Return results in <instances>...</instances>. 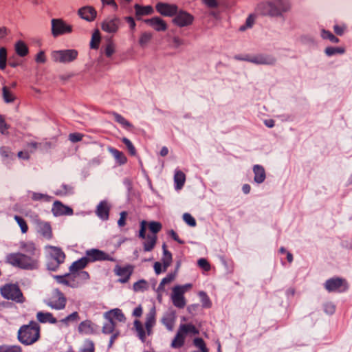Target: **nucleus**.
I'll use <instances>...</instances> for the list:
<instances>
[{
	"label": "nucleus",
	"mask_w": 352,
	"mask_h": 352,
	"mask_svg": "<svg viewBox=\"0 0 352 352\" xmlns=\"http://www.w3.org/2000/svg\"><path fill=\"white\" fill-rule=\"evenodd\" d=\"M54 61L58 63H65L66 61V51H54L52 54Z\"/></svg>",
	"instance_id": "44"
},
{
	"label": "nucleus",
	"mask_w": 352,
	"mask_h": 352,
	"mask_svg": "<svg viewBox=\"0 0 352 352\" xmlns=\"http://www.w3.org/2000/svg\"><path fill=\"white\" fill-rule=\"evenodd\" d=\"M10 126L6 123L3 116L0 115V132L2 134L8 133V129Z\"/></svg>",
	"instance_id": "59"
},
{
	"label": "nucleus",
	"mask_w": 352,
	"mask_h": 352,
	"mask_svg": "<svg viewBox=\"0 0 352 352\" xmlns=\"http://www.w3.org/2000/svg\"><path fill=\"white\" fill-rule=\"evenodd\" d=\"M104 318H110L112 320H113L115 318L119 322H125L126 320V318L122 310L118 308L113 309L109 311L105 312L104 314Z\"/></svg>",
	"instance_id": "23"
},
{
	"label": "nucleus",
	"mask_w": 352,
	"mask_h": 352,
	"mask_svg": "<svg viewBox=\"0 0 352 352\" xmlns=\"http://www.w3.org/2000/svg\"><path fill=\"white\" fill-rule=\"evenodd\" d=\"M0 352H22V348L19 345H1Z\"/></svg>",
	"instance_id": "46"
},
{
	"label": "nucleus",
	"mask_w": 352,
	"mask_h": 352,
	"mask_svg": "<svg viewBox=\"0 0 352 352\" xmlns=\"http://www.w3.org/2000/svg\"><path fill=\"white\" fill-rule=\"evenodd\" d=\"M199 296L201 298V301L203 307H204V308L211 307L212 302L206 292H204L203 291L199 292Z\"/></svg>",
	"instance_id": "47"
},
{
	"label": "nucleus",
	"mask_w": 352,
	"mask_h": 352,
	"mask_svg": "<svg viewBox=\"0 0 352 352\" xmlns=\"http://www.w3.org/2000/svg\"><path fill=\"white\" fill-rule=\"evenodd\" d=\"M85 258L87 263H94L96 261H115V258L98 249L92 248L86 250Z\"/></svg>",
	"instance_id": "7"
},
{
	"label": "nucleus",
	"mask_w": 352,
	"mask_h": 352,
	"mask_svg": "<svg viewBox=\"0 0 352 352\" xmlns=\"http://www.w3.org/2000/svg\"><path fill=\"white\" fill-rule=\"evenodd\" d=\"M120 25V19L115 16L104 20L101 23V28L105 32L115 34L118 31Z\"/></svg>",
	"instance_id": "15"
},
{
	"label": "nucleus",
	"mask_w": 352,
	"mask_h": 352,
	"mask_svg": "<svg viewBox=\"0 0 352 352\" xmlns=\"http://www.w3.org/2000/svg\"><path fill=\"white\" fill-rule=\"evenodd\" d=\"M193 20L194 17L188 12L184 10H177L173 19V23L178 27L182 28L192 24Z\"/></svg>",
	"instance_id": "14"
},
{
	"label": "nucleus",
	"mask_w": 352,
	"mask_h": 352,
	"mask_svg": "<svg viewBox=\"0 0 352 352\" xmlns=\"http://www.w3.org/2000/svg\"><path fill=\"white\" fill-rule=\"evenodd\" d=\"M155 10L162 16L171 17L177 14L178 6L173 3L158 2L155 5Z\"/></svg>",
	"instance_id": "12"
},
{
	"label": "nucleus",
	"mask_w": 352,
	"mask_h": 352,
	"mask_svg": "<svg viewBox=\"0 0 352 352\" xmlns=\"http://www.w3.org/2000/svg\"><path fill=\"white\" fill-rule=\"evenodd\" d=\"M114 271L116 274L120 276L118 281L122 283H125L129 281L133 273V267L131 265H127L125 267L117 265L115 267Z\"/></svg>",
	"instance_id": "17"
},
{
	"label": "nucleus",
	"mask_w": 352,
	"mask_h": 352,
	"mask_svg": "<svg viewBox=\"0 0 352 352\" xmlns=\"http://www.w3.org/2000/svg\"><path fill=\"white\" fill-rule=\"evenodd\" d=\"M153 38V34L150 32H142L139 38V44L142 47H145L147 46L148 43Z\"/></svg>",
	"instance_id": "39"
},
{
	"label": "nucleus",
	"mask_w": 352,
	"mask_h": 352,
	"mask_svg": "<svg viewBox=\"0 0 352 352\" xmlns=\"http://www.w3.org/2000/svg\"><path fill=\"white\" fill-rule=\"evenodd\" d=\"M162 261L164 265L163 271H166L167 267L171 264L172 254L168 250H166L165 244L163 245V257Z\"/></svg>",
	"instance_id": "35"
},
{
	"label": "nucleus",
	"mask_w": 352,
	"mask_h": 352,
	"mask_svg": "<svg viewBox=\"0 0 352 352\" xmlns=\"http://www.w3.org/2000/svg\"><path fill=\"white\" fill-rule=\"evenodd\" d=\"M193 343L196 347L199 348L201 351V352H209V350L206 347V344L202 338H195Z\"/></svg>",
	"instance_id": "50"
},
{
	"label": "nucleus",
	"mask_w": 352,
	"mask_h": 352,
	"mask_svg": "<svg viewBox=\"0 0 352 352\" xmlns=\"http://www.w3.org/2000/svg\"><path fill=\"white\" fill-rule=\"evenodd\" d=\"M321 36L324 39H329L332 43H338L339 39L336 37L331 32L323 30L321 32Z\"/></svg>",
	"instance_id": "54"
},
{
	"label": "nucleus",
	"mask_w": 352,
	"mask_h": 352,
	"mask_svg": "<svg viewBox=\"0 0 352 352\" xmlns=\"http://www.w3.org/2000/svg\"><path fill=\"white\" fill-rule=\"evenodd\" d=\"M253 172L254 174V180L257 184L263 183L266 177L264 168L261 165H254L253 166Z\"/></svg>",
	"instance_id": "24"
},
{
	"label": "nucleus",
	"mask_w": 352,
	"mask_h": 352,
	"mask_svg": "<svg viewBox=\"0 0 352 352\" xmlns=\"http://www.w3.org/2000/svg\"><path fill=\"white\" fill-rule=\"evenodd\" d=\"M149 287L148 282L144 279L139 280L133 285V289L135 292L146 291Z\"/></svg>",
	"instance_id": "37"
},
{
	"label": "nucleus",
	"mask_w": 352,
	"mask_h": 352,
	"mask_svg": "<svg viewBox=\"0 0 352 352\" xmlns=\"http://www.w3.org/2000/svg\"><path fill=\"white\" fill-rule=\"evenodd\" d=\"M0 292L1 296L7 300L18 303H23L25 300L21 289L16 284H6L1 287Z\"/></svg>",
	"instance_id": "4"
},
{
	"label": "nucleus",
	"mask_w": 352,
	"mask_h": 352,
	"mask_svg": "<svg viewBox=\"0 0 352 352\" xmlns=\"http://www.w3.org/2000/svg\"><path fill=\"white\" fill-rule=\"evenodd\" d=\"M20 248L28 256L34 257L36 254V248L34 243L32 241L21 242L20 243Z\"/></svg>",
	"instance_id": "26"
},
{
	"label": "nucleus",
	"mask_w": 352,
	"mask_h": 352,
	"mask_svg": "<svg viewBox=\"0 0 352 352\" xmlns=\"http://www.w3.org/2000/svg\"><path fill=\"white\" fill-rule=\"evenodd\" d=\"M95 347L94 342L90 340L85 341L83 346L80 349V352H94Z\"/></svg>",
	"instance_id": "49"
},
{
	"label": "nucleus",
	"mask_w": 352,
	"mask_h": 352,
	"mask_svg": "<svg viewBox=\"0 0 352 352\" xmlns=\"http://www.w3.org/2000/svg\"><path fill=\"white\" fill-rule=\"evenodd\" d=\"M46 249L48 250L49 252V262L47 263V268L50 270H56L60 263H63L65 261V254L61 251L60 249L53 247L47 246Z\"/></svg>",
	"instance_id": "6"
},
{
	"label": "nucleus",
	"mask_w": 352,
	"mask_h": 352,
	"mask_svg": "<svg viewBox=\"0 0 352 352\" xmlns=\"http://www.w3.org/2000/svg\"><path fill=\"white\" fill-rule=\"evenodd\" d=\"M256 16L254 14H250L246 19L245 25L240 27V30L244 31L246 28H250L254 23Z\"/></svg>",
	"instance_id": "55"
},
{
	"label": "nucleus",
	"mask_w": 352,
	"mask_h": 352,
	"mask_svg": "<svg viewBox=\"0 0 352 352\" xmlns=\"http://www.w3.org/2000/svg\"><path fill=\"white\" fill-rule=\"evenodd\" d=\"M115 49H116L115 44L111 41L109 42L104 48L105 55L107 57H111L115 52Z\"/></svg>",
	"instance_id": "58"
},
{
	"label": "nucleus",
	"mask_w": 352,
	"mask_h": 352,
	"mask_svg": "<svg viewBox=\"0 0 352 352\" xmlns=\"http://www.w3.org/2000/svg\"><path fill=\"white\" fill-rule=\"evenodd\" d=\"M0 154L4 158H8L11 156V149L8 146H1L0 148Z\"/></svg>",
	"instance_id": "64"
},
{
	"label": "nucleus",
	"mask_w": 352,
	"mask_h": 352,
	"mask_svg": "<svg viewBox=\"0 0 352 352\" xmlns=\"http://www.w3.org/2000/svg\"><path fill=\"white\" fill-rule=\"evenodd\" d=\"M66 33V23L60 19H52V34L57 37Z\"/></svg>",
	"instance_id": "19"
},
{
	"label": "nucleus",
	"mask_w": 352,
	"mask_h": 352,
	"mask_svg": "<svg viewBox=\"0 0 352 352\" xmlns=\"http://www.w3.org/2000/svg\"><path fill=\"white\" fill-rule=\"evenodd\" d=\"M110 114L123 128L128 129L133 127V125L120 114L116 112H111Z\"/></svg>",
	"instance_id": "33"
},
{
	"label": "nucleus",
	"mask_w": 352,
	"mask_h": 352,
	"mask_svg": "<svg viewBox=\"0 0 352 352\" xmlns=\"http://www.w3.org/2000/svg\"><path fill=\"white\" fill-rule=\"evenodd\" d=\"M52 212L55 216H59L66 212V206L60 201H56L52 207Z\"/></svg>",
	"instance_id": "41"
},
{
	"label": "nucleus",
	"mask_w": 352,
	"mask_h": 352,
	"mask_svg": "<svg viewBox=\"0 0 352 352\" xmlns=\"http://www.w3.org/2000/svg\"><path fill=\"white\" fill-rule=\"evenodd\" d=\"M36 232L40 237L47 241L52 239V228L49 222L43 221L41 220H36Z\"/></svg>",
	"instance_id": "13"
},
{
	"label": "nucleus",
	"mask_w": 352,
	"mask_h": 352,
	"mask_svg": "<svg viewBox=\"0 0 352 352\" xmlns=\"http://www.w3.org/2000/svg\"><path fill=\"white\" fill-rule=\"evenodd\" d=\"M144 21L157 32H164L168 28L166 22L160 16H153L151 19H145Z\"/></svg>",
	"instance_id": "16"
},
{
	"label": "nucleus",
	"mask_w": 352,
	"mask_h": 352,
	"mask_svg": "<svg viewBox=\"0 0 352 352\" xmlns=\"http://www.w3.org/2000/svg\"><path fill=\"white\" fill-rule=\"evenodd\" d=\"M2 95L4 101L7 103L13 102L16 97L14 94L10 91V88L7 86H3L2 88Z\"/></svg>",
	"instance_id": "38"
},
{
	"label": "nucleus",
	"mask_w": 352,
	"mask_h": 352,
	"mask_svg": "<svg viewBox=\"0 0 352 352\" xmlns=\"http://www.w3.org/2000/svg\"><path fill=\"white\" fill-rule=\"evenodd\" d=\"M324 287L329 292H344L348 289V285L346 280L340 278L327 280L325 282Z\"/></svg>",
	"instance_id": "8"
},
{
	"label": "nucleus",
	"mask_w": 352,
	"mask_h": 352,
	"mask_svg": "<svg viewBox=\"0 0 352 352\" xmlns=\"http://www.w3.org/2000/svg\"><path fill=\"white\" fill-rule=\"evenodd\" d=\"M89 279V274L86 271L67 273V286L77 287Z\"/></svg>",
	"instance_id": "9"
},
{
	"label": "nucleus",
	"mask_w": 352,
	"mask_h": 352,
	"mask_svg": "<svg viewBox=\"0 0 352 352\" xmlns=\"http://www.w3.org/2000/svg\"><path fill=\"white\" fill-rule=\"evenodd\" d=\"M134 8L137 16L150 15L154 12L153 8L151 6H143L139 4H135L134 6Z\"/></svg>",
	"instance_id": "28"
},
{
	"label": "nucleus",
	"mask_w": 352,
	"mask_h": 352,
	"mask_svg": "<svg viewBox=\"0 0 352 352\" xmlns=\"http://www.w3.org/2000/svg\"><path fill=\"white\" fill-rule=\"evenodd\" d=\"M183 220L191 227H195L197 224L195 218L189 213H184L183 214Z\"/></svg>",
	"instance_id": "57"
},
{
	"label": "nucleus",
	"mask_w": 352,
	"mask_h": 352,
	"mask_svg": "<svg viewBox=\"0 0 352 352\" xmlns=\"http://www.w3.org/2000/svg\"><path fill=\"white\" fill-rule=\"evenodd\" d=\"M186 181V176L181 170H176L174 175L175 188L180 190L184 186Z\"/></svg>",
	"instance_id": "30"
},
{
	"label": "nucleus",
	"mask_w": 352,
	"mask_h": 352,
	"mask_svg": "<svg viewBox=\"0 0 352 352\" xmlns=\"http://www.w3.org/2000/svg\"><path fill=\"white\" fill-rule=\"evenodd\" d=\"M40 338L41 327L34 320H31L28 324L21 326L17 332L18 340L25 346L34 344Z\"/></svg>",
	"instance_id": "1"
},
{
	"label": "nucleus",
	"mask_w": 352,
	"mask_h": 352,
	"mask_svg": "<svg viewBox=\"0 0 352 352\" xmlns=\"http://www.w3.org/2000/svg\"><path fill=\"white\" fill-rule=\"evenodd\" d=\"M179 330L186 336L187 333H191L192 334H198L199 331L196 329L195 325L192 324H183L179 327Z\"/></svg>",
	"instance_id": "40"
},
{
	"label": "nucleus",
	"mask_w": 352,
	"mask_h": 352,
	"mask_svg": "<svg viewBox=\"0 0 352 352\" xmlns=\"http://www.w3.org/2000/svg\"><path fill=\"white\" fill-rule=\"evenodd\" d=\"M100 41V36L98 31H96L93 34L91 41L90 43L91 48L92 49H98L99 46V43Z\"/></svg>",
	"instance_id": "53"
},
{
	"label": "nucleus",
	"mask_w": 352,
	"mask_h": 352,
	"mask_svg": "<svg viewBox=\"0 0 352 352\" xmlns=\"http://www.w3.org/2000/svg\"><path fill=\"white\" fill-rule=\"evenodd\" d=\"M84 135L80 133H73L69 135V140L72 142H78L82 140Z\"/></svg>",
	"instance_id": "61"
},
{
	"label": "nucleus",
	"mask_w": 352,
	"mask_h": 352,
	"mask_svg": "<svg viewBox=\"0 0 352 352\" xmlns=\"http://www.w3.org/2000/svg\"><path fill=\"white\" fill-rule=\"evenodd\" d=\"M250 63L256 65H272L276 63V58L270 55L256 54L250 56Z\"/></svg>",
	"instance_id": "18"
},
{
	"label": "nucleus",
	"mask_w": 352,
	"mask_h": 352,
	"mask_svg": "<svg viewBox=\"0 0 352 352\" xmlns=\"http://www.w3.org/2000/svg\"><path fill=\"white\" fill-rule=\"evenodd\" d=\"M88 265L87 261H86L85 256L80 258V259L74 261L69 267V273H75L77 272L82 271L87 265Z\"/></svg>",
	"instance_id": "27"
},
{
	"label": "nucleus",
	"mask_w": 352,
	"mask_h": 352,
	"mask_svg": "<svg viewBox=\"0 0 352 352\" xmlns=\"http://www.w3.org/2000/svg\"><path fill=\"white\" fill-rule=\"evenodd\" d=\"M344 52V49L341 47H328L325 49V54L329 56H331L336 54H343Z\"/></svg>",
	"instance_id": "51"
},
{
	"label": "nucleus",
	"mask_w": 352,
	"mask_h": 352,
	"mask_svg": "<svg viewBox=\"0 0 352 352\" xmlns=\"http://www.w3.org/2000/svg\"><path fill=\"white\" fill-rule=\"evenodd\" d=\"M45 302L47 305L56 309H63L65 305L64 294L58 289L54 290L52 296Z\"/></svg>",
	"instance_id": "10"
},
{
	"label": "nucleus",
	"mask_w": 352,
	"mask_h": 352,
	"mask_svg": "<svg viewBox=\"0 0 352 352\" xmlns=\"http://www.w3.org/2000/svg\"><path fill=\"white\" fill-rule=\"evenodd\" d=\"M192 287V284L187 283L182 285H176L173 287L170 298L175 307L179 309H183L186 306V301L184 294L191 289Z\"/></svg>",
	"instance_id": "5"
},
{
	"label": "nucleus",
	"mask_w": 352,
	"mask_h": 352,
	"mask_svg": "<svg viewBox=\"0 0 352 352\" xmlns=\"http://www.w3.org/2000/svg\"><path fill=\"white\" fill-rule=\"evenodd\" d=\"M107 322L104 324L102 327V333L104 334H110L114 332L116 324L110 318H105Z\"/></svg>",
	"instance_id": "42"
},
{
	"label": "nucleus",
	"mask_w": 352,
	"mask_h": 352,
	"mask_svg": "<svg viewBox=\"0 0 352 352\" xmlns=\"http://www.w3.org/2000/svg\"><path fill=\"white\" fill-rule=\"evenodd\" d=\"M14 219L20 227L21 233L26 234L29 229L27 221L22 217L19 215H14Z\"/></svg>",
	"instance_id": "43"
},
{
	"label": "nucleus",
	"mask_w": 352,
	"mask_h": 352,
	"mask_svg": "<svg viewBox=\"0 0 352 352\" xmlns=\"http://www.w3.org/2000/svg\"><path fill=\"white\" fill-rule=\"evenodd\" d=\"M15 52L21 57L27 56L29 53L28 45L23 41H19L15 44Z\"/></svg>",
	"instance_id": "32"
},
{
	"label": "nucleus",
	"mask_w": 352,
	"mask_h": 352,
	"mask_svg": "<svg viewBox=\"0 0 352 352\" xmlns=\"http://www.w3.org/2000/svg\"><path fill=\"white\" fill-rule=\"evenodd\" d=\"M96 326L91 321L87 320L79 324L78 330L80 333L92 334L96 331Z\"/></svg>",
	"instance_id": "22"
},
{
	"label": "nucleus",
	"mask_w": 352,
	"mask_h": 352,
	"mask_svg": "<svg viewBox=\"0 0 352 352\" xmlns=\"http://www.w3.org/2000/svg\"><path fill=\"white\" fill-rule=\"evenodd\" d=\"M96 14V10L91 6H85L78 10L79 16L87 21H94Z\"/></svg>",
	"instance_id": "21"
},
{
	"label": "nucleus",
	"mask_w": 352,
	"mask_h": 352,
	"mask_svg": "<svg viewBox=\"0 0 352 352\" xmlns=\"http://www.w3.org/2000/svg\"><path fill=\"white\" fill-rule=\"evenodd\" d=\"M6 260L10 265L23 270H33L38 267V262L36 258L24 253L8 254Z\"/></svg>",
	"instance_id": "2"
},
{
	"label": "nucleus",
	"mask_w": 352,
	"mask_h": 352,
	"mask_svg": "<svg viewBox=\"0 0 352 352\" xmlns=\"http://www.w3.org/2000/svg\"><path fill=\"white\" fill-rule=\"evenodd\" d=\"M122 142L126 145L129 152L131 155H136V150L132 142L126 138H123Z\"/></svg>",
	"instance_id": "56"
},
{
	"label": "nucleus",
	"mask_w": 352,
	"mask_h": 352,
	"mask_svg": "<svg viewBox=\"0 0 352 352\" xmlns=\"http://www.w3.org/2000/svg\"><path fill=\"white\" fill-rule=\"evenodd\" d=\"M7 50L5 47L0 48V69L3 70L6 67Z\"/></svg>",
	"instance_id": "48"
},
{
	"label": "nucleus",
	"mask_w": 352,
	"mask_h": 352,
	"mask_svg": "<svg viewBox=\"0 0 352 352\" xmlns=\"http://www.w3.org/2000/svg\"><path fill=\"white\" fill-rule=\"evenodd\" d=\"M256 10L262 15H269L272 16H279V11L276 9L275 3L272 1L261 2L258 3Z\"/></svg>",
	"instance_id": "11"
},
{
	"label": "nucleus",
	"mask_w": 352,
	"mask_h": 352,
	"mask_svg": "<svg viewBox=\"0 0 352 352\" xmlns=\"http://www.w3.org/2000/svg\"><path fill=\"white\" fill-rule=\"evenodd\" d=\"M36 318L41 323L49 322L51 324H54L57 322L56 318H54L53 315L49 312L38 311L36 314Z\"/></svg>",
	"instance_id": "25"
},
{
	"label": "nucleus",
	"mask_w": 352,
	"mask_h": 352,
	"mask_svg": "<svg viewBox=\"0 0 352 352\" xmlns=\"http://www.w3.org/2000/svg\"><path fill=\"white\" fill-rule=\"evenodd\" d=\"M156 309L155 307H153L151 308L149 312L146 316V322H145V328L146 331L143 327V325L142 322L138 320H135L134 321V328L137 332L138 336L139 339L142 342H144L146 340V334L148 336L151 335L152 333V328L155 324L156 321Z\"/></svg>",
	"instance_id": "3"
},
{
	"label": "nucleus",
	"mask_w": 352,
	"mask_h": 352,
	"mask_svg": "<svg viewBox=\"0 0 352 352\" xmlns=\"http://www.w3.org/2000/svg\"><path fill=\"white\" fill-rule=\"evenodd\" d=\"M110 206L107 201H100L97 206L96 213L102 220L106 221L109 219Z\"/></svg>",
	"instance_id": "20"
},
{
	"label": "nucleus",
	"mask_w": 352,
	"mask_h": 352,
	"mask_svg": "<svg viewBox=\"0 0 352 352\" xmlns=\"http://www.w3.org/2000/svg\"><path fill=\"white\" fill-rule=\"evenodd\" d=\"M162 322L168 330L172 331L174 326V317L171 314H166L162 318Z\"/></svg>",
	"instance_id": "45"
},
{
	"label": "nucleus",
	"mask_w": 352,
	"mask_h": 352,
	"mask_svg": "<svg viewBox=\"0 0 352 352\" xmlns=\"http://www.w3.org/2000/svg\"><path fill=\"white\" fill-rule=\"evenodd\" d=\"M146 224H147V223L144 220L142 221L140 223L139 237L141 239H143L146 238Z\"/></svg>",
	"instance_id": "63"
},
{
	"label": "nucleus",
	"mask_w": 352,
	"mask_h": 352,
	"mask_svg": "<svg viewBox=\"0 0 352 352\" xmlns=\"http://www.w3.org/2000/svg\"><path fill=\"white\" fill-rule=\"evenodd\" d=\"M274 3L276 6V9L279 11V16L282 13L289 11L291 7L288 0H275Z\"/></svg>",
	"instance_id": "34"
},
{
	"label": "nucleus",
	"mask_w": 352,
	"mask_h": 352,
	"mask_svg": "<svg viewBox=\"0 0 352 352\" xmlns=\"http://www.w3.org/2000/svg\"><path fill=\"white\" fill-rule=\"evenodd\" d=\"M162 228L161 223L157 221H151L148 223V228L150 231L155 235L157 232H159Z\"/></svg>",
	"instance_id": "52"
},
{
	"label": "nucleus",
	"mask_w": 352,
	"mask_h": 352,
	"mask_svg": "<svg viewBox=\"0 0 352 352\" xmlns=\"http://www.w3.org/2000/svg\"><path fill=\"white\" fill-rule=\"evenodd\" d=\"M41 143H38L36 142H28L26 145L27 148H28L27 151L29 152V154L32 153L33 152L36 151V149L38 148L41 147Z\"/></svg>",
	"instance_id": "60"
},
{
	"label": "nucleus",
	"mask_w": 352,
	"mask_h": 352,
	"mask_svg": "<svg viewBox=\"0 0 352 352\" xmlns=\"http://www.w3.org/2000/svg\"><path fill=\"white\" fill-rule=\"evenodd\" d=\"M145 239L146 241L144 242L143 244L144 250L145 252H150L154 248L156 244L157 236L155 234H148L146 236V238Z\"/></svg>",
	"instance_id": "31"
},
{
	"label": "nucleus",
	"mask_w": 352,
	"mask_h": 352,
	"mask_svg": "<svg viewBox=\"0 0 352 352\" xmlns=\"http://www.w3.org/2000/svg\"><path fill=\"white\" fill-rule=\"evenodd\" d=\"M109 151L120 164H124L126 162L127 159L122 152L113 148H109Z\"/></svg>",
	"instance_id": "36"
},
{
	"label": "nucleus",
	"mask_w": 352,
	"mask_h": 352,
	"mask_svg": "<svg viewBox=\"0 0 352 352\" xmlns=\"http://www.w3.org/2000/svg\"><path fill=\"white\" fill-rule=\"evenodd\" d=\"M185 338L186 336L179 329L171 342V347L174 349H179L182 347L184 344Z\"/></svg>",
	"instance_id": "29"
},
{
	"label": "nucleus",
	"mask_w": 352,
	"mask_h": 352,
	"mask_svg": "<svg viewBox=\"0 0 352 352\" xmlns=\"http://www.w3.org/2000/svg\"><path fill=\"white\" fill-rule=\"evenodd\" d=\"M80 320V317L77 311H74L72 314L67 316V323H75L77 324Z\"/></svg>",
	"instance_id": "62"
}]
</instances>
